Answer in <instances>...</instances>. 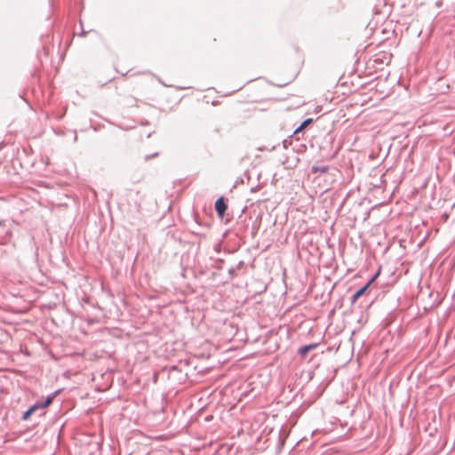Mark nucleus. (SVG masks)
Here are the masks:
<instances>
[{
    "mask_svg": "<svg viewBox=\"0 0 455 455\" xmlns=\"http://www.w3.org/2000/svg\"><path fill=\"white\" fill-rule=\"evenodd\" d=\"M369 287H370L369 283H365L364 285L360 287L357 291H355L350 298L351 304L354 305L356 302V300L366 292V291L369 289Z\"/></svg>",
    "mask_w": 455,
    "mask_h": 455,
    "instance_id": "7ed1b4c3",
    "label": "nucleus"
},
{
    "mask_svg": "<svg viewBox=\"0 0 455 455\" xmlns=\"http://www.w3.org/2000/svg\"><path fill=\"white\" fill-rule=\"evenodd\" d=\"M228 274L231 278H233L235 275V269L234 267L229 268Z\"/></svg>",
    "mask_w": 455,
    "mask_h": 455,
    "instance_id": "9d476101",
    "label": "nucleus"
},
{
    "mask_svg": "<svg viewBox=\"0 0 455 455\" xmlns=\"http://www.w3.org/2000/svg\"><path fill=\"white\" fill-rule=\"evenodd\" d=\"M214 208H215V211H216L218 216L220 218H223L226 213V211L228 209V205L225 202L224 196H220L215 201Z\"/></svg>",
    "mask_w": 455,
    "mask_h": 455,
    "instance_id": "f03ea898",
    "label": "nucleus"
},
{
    "mask_svg": "<svg viewBox=\"0 0 455 455\" xmlns=\"http://www.w3.org/2000/svg\"><path fill=\"white\" fill-rule=\"evenodd\" d=\"M313 123V118L308 117L305 119L294 131L293 136H298L308 124Z\"/></svg>",
    "mask_w": 455,
    "mask_h": 455,
    "instance_id": "39448f33",
    "label": "nucleus"
},
{
    "mask_svg": "<svg viewBox=\"0 0 455 455\" xmlns=\"http://www.w3.org/2000/svg\"><path fill=\"white\" fill-rule=\"evenodd\" d=\"M222 262H223V259H217L215 261V264L213 265V267L220 269L221 268L220 263H222Z\"/></svg>",
    "mask_w": 455,
    "mask_h": 455,
    "instance_id": "1a4fd4ad",
    "label": "nucleus"
},
{
    "mask_svg": "<svg viewBox=\"0 0 455 455\" xmlns=\"http://www.w3.org/2000/svg\"><path fill=\"white\" fill-rule=\"evenodd\" d=\"M179 371V369H178V366H176V365H172V366L169 367V372L170 373L172 372V371Z\"/></svg>",
    "mask_w": 455,
    "mask_h": 455,
    "instance_id": "9b49d317",
    "label": "nucleus"
},
{
    "mask_svg": "<svg viewBox=\"0 0 455 455\" xmlns=\"http://www.w3.org/2000/svg\"><path fill=\"white\" fill-rule=\"evenodd\" d=\"M86 33H87V32H86V31H84V30L82 28V31H81V33L79 34V36H84L86 35Z\"/></svg>",
    "mask_w": 455,
    "mask_h": 455,
    "instance_id": "f8f14e48",
    "label": "nucleus"
},
{
    "mask_svg": "<svg viewBox=\"0 0 455 455\" xmlns=\"http://www.w3.org/2000/svg\"><path fill=\"white\" fill-rule=\"evenodd\" d=\"M329 171L328 165H317L314 164L311 167V172L312 173H326Z\"/></svg>",
    "mask_w": 455,
    "mask_h": 455,
    "instance_id": "423d86ee",
    "label": "nucleus"
},
{
    "mask_svg": "<svg viewBox=\"0 0 455 455\" xmlns=\"http://www.w3.org/2000/svg\"><path fill=\"white\" fill-rule=\"evenodd\" d=\"M337 155V152H335L331 156V159L334 158Z\"/></svg>",
    "mask_w": 455,
    "mask_h": 455,
    "instance_id": "4468645a",
    "label": "nucleus"
},
{
    "mask_svg": "<svg viewBox=\"0 0 455 455\" xmlns=\"http://www.w3.org/2000/svg\"><path fill=\"white\" fill-rule=\"evenodd\" d=\"M243 264V261H240V262L238 263V267H240Z\"/></svg>",
    "mask_w": 455,
    "mask_h": 455,
    "instance_id": "2eb2a0df",
    "label": "nucleus"
},
{
    "mask_svg": "<svg viewBox=\"0 0 455 455\" xmlns=\"http://www.w3.org/2000/svg\"><path fill=\"white\" fill-rule=\"evenodd\" d=\"M318 347V343H310V344H307V345H305V346H302L300 347L299 349H298V354L301 356V357H306V355L308 354V352H310L311 350L313 349H315L316 347Z\"/></svg>",
    "mask_w": 455,
    "mask_h": 455,
    "instance_id": "20e7f679",
    "label": "nucleus"
},
{
    "mask_svg": "<svg viewBox=\"0 0 455 455\" xmlns=\"http://www.w3.org/2000/svg\"><path fill=\"white\" fill-rule=\"evenodd\" d=\"M380 270L381 268L379 267V269L377 270V272L375 274H373V275L370 278V280L366 283H369V286H371V284L378 278V276L380 274Z\"/></svg>",
    "mask_w": 455,
    "mask_h": 455,
    "instance_id": "0eeeda50",
    "label": "nucleus"
},
{
    "mask_svg": "<svg viewBox=\"0 0 455 455\" xmlns=\"http://www.w3.org/2000/svg\"><path fill=\"white\" fill-rule=\"evenodd\" d=\"M452 266L455 267V255L454 258L452 259Z\"/></svg>",
    "mask_w": 455,
    "mask_h": 455,
    "instance_id": "ddd939ff",
    "label": "nucleus"
},
{
    "mask_svg": "<svg viewBox=\"0 0 455 455\" xmlns=\"http://www.w3.org/2000/svg\"><path fill=\"white\" fill-rule=\"evenodd\" d=\"M58 391L53 392L52 394L47 395L44 402H36L33 405H31L27 411H25L22 414V419L27 420L29 417L35 413L36 411H41L40 415L44 413V409L47 408L53 401L57 395Z\"/></svg>",
    "mask_w": 455,
    "mask_h": 455,
    "instance_id": "f257e3e1",
    "label": "nucleus"
},
{
    "mask_svg": "<svg viewBox=\"0 0 455 455\" xmlns=\"http://www.w3.org/2000/svg\"><path fill=\"white\" fill-rule=\"evenodd\" d=\"M158 155L159 154L157 152H156V153H154L152 155H147V156H145L144 159H145V161H148V160H150L153 157L158 156Z\"/></svg>",
    "mask_w": 455,
    "mask_h": 455,
    "instance_id": "6e6552de",
    "label": "nucleus"
}]
</instances>
